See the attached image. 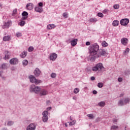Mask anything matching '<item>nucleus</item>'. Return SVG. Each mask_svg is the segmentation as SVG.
I'll return each mask as SVG.
<instances>
[{"instance_id":"nucleus-15","label":"nucleus","mask_w":130,"mask_h":130,"mask_svg":"<svg viewBox=\"0 0 130 130\" xmlns=\"http://www.w3.org/2000/svg\"><path fill=\"white\" fill-rule=\"evenodd\" d=\"M35 10L36 12H37L38 13H42V12H43L42 7H40L39 6L35 7Z\"/></svg>"},{"instance_id":"nucleus-6","label":"nucleus","mask_w":130,"mask_h":130,"mask_svg":"<svg viewBox=\"0 0 130 130\" xmlns=\"http://www.w3.org/2000/svg\"><path fill=\"white\" fill-rule=\"evenodd\" d=\"M39 96H46V95L48 94V91H47V90L46 89H41V90L40 91V93H39Z\"/></svg>"},{"instance_id":"nucleus-10","label":"nucleus","mask_w":130,"mask_h":130,"mask_svg":"<svg viewBox=\"0 0 130 130\" xmlns=\"http://www.w3.org/2000/svg\"><path fill=\"white\" fill-rule=\"evenodd\" d=\"M57 58V54H56L55 53H53L52 54H50L49 58L50 60H52V61H54L55 59Z\"/></svg>"},{"instance_id":"nucleus-11","label":"nucleus","mask_w":130,"mask_h":130,"mask_svg":"<svg viewBox=\"0 0 130 130\" xmlns=\"http://www.w3.org/2000/svg\"><path fill=\"white\" fill-rule=\"evenodd\" d=\"M11 25H12V21H8L2 26V28L3 29H6V28H9V27H10Z\"/></svg>"},{"instance_id":"nucleus-16","label":"nucleus","mask_w":130,"mask_h":130,"mask_svg":"<svg viewBox=\"0 0 130 130\" xmlns=\"http://www.w3.org/2000/svg\"><path fill=\"white\" fill-rule=\"evenodd\" d=\"M71 44L72 45V46H76L77 45V43H78V39H75L73 40H72L71 42Z\"/></svg>"},{"instance_id":"nucleus-28","label":"nucleus","mask_w":130,"mask_h":130,"mask_svg":"<svg viewBox=\"0 0 130 130\" xmlns=\"http://www.w3.org/2000/svg\"><path fill=\"white\" fill-rule=\"evenodd\" d=\"M25 24H26V22L24 20H21L19 23L18 25H19V26H21V27H23V26H24V25H25Z\"/></svg>"},{"instance_id":"nucleus-7","label":"nucleus","mask_w":130,"mask_h":130,"mask_svg":"<svg viewBox=\"0 0 130 130\" xmlns=\"http://www.w3.org/2000/svg\"><path fill=\"white\" fill-rule=\"evenodd\" d=\"M36 124L35 123H31L26 127V130H36Z\"/></svg>"},{"instance_id":"nucleus-36","label":"nucleus","mask_w":130,"mask_h":130,"mask_svg":"<svg viewBox=\"0 0 130 130\" xmlns=\"http://www.w3.org/2000/svg\"><path fill=\"white\" fill-rule=\"evenodd\" d=\"M51 77L52 79H54V78H56V73H52L51 74Z\"/></svg>"},{"instance_id":"nucleus-37","label":"nucleus","mask_w":130,"mask_h":130,"mask_svg":"<svg viewBox=\"0 0 130 130\" xmlns=\"http://www.w3.org/2000/svg\"><path fill=\"white\" fill-rule=\"evenodd\" d=\"M113 8H114V9H115V10H117V9H119V5L116 4V5H114Z\"/></svg>"},{"instance_id":"nucleus-4","label":"nucleus","mask_w":130,"mask_h":130,"mask_svg":"<svg viewBox=\"0 0 130 130\" xmlns=\"http://www.w3.org/2000/svg\"><path fill=\"white\" fill-rule=\"evenodd\" d=\"M29 79L31 83H34L36 85H38L41 83V80H38L32 75L29 76Z\"/></svg>"},{"instance_id":"nucleus-39","label":"nucleus","mask_w":130,"mask_h":130,"mask_svg":"<svg viewBox=\"0 0 130 130\" xmlns=\"http://www.w3.org/2000/svg\"><path fill=\"white\" fill-rule=\"evenodd\" d=\"M98 88H102L103 87V83H102V82H99L98 84Z\"/></svg>"},{"instance_id":"nucleus-31","label":"nucleus","mask_w":130,"mask_h":130,"mask_svg":"<svg viewBox=\"0 0 130 130\" xmlns=\"http://www.w3.org/2000/svg\"><path fill=\"white\" fill-rule=\"evenodd\" d=\"M87 117H89V119H93L94 118V115L92 114H89L87 115Z\"/></svg>"},{"instance_id":"nucleus-49","label":"nucleus","mask_w":130,"mask_h":130,"mask_svg":"<svg viewBox=\"0 0 130 130\" xmlns=\"http://www.w3.org/2000/svg\"><path fill=\"white\" fill-rule=\"evenodd\" d=\"M92 93L94 94V95H96V94H97V91L96 90H93L92 91Z\"/></svg>"},{"instance_id":"nucleus-13","label":"nucleus","mask_w":130,"mask_h":130,"mask_svg":"<svg viewBox=\"0 0 130 130\" xmlns=\"http://www.w3.org/2000/svg\"><path fill=\"white\" fill-rule=\"evenodd\" d=\"M4 54L5 55V57H4V59H9L10 58V56L11 55V53L9 52V51H6L4 52Z\"/></svg>"},{"instance_id":"nucleus-23","label":"nucleus","mask_w":130,"mask_h":130,"mask_svg":"<svg viewBox=\"0 0 130 130\" xmlns=\"http://www.w3.org/2000/svg\"><path fill=\"white\" fill-rule=\"evenodd\" d=\"M98 19L96 18H91L89 20V22H90V23H96Z\"/></svg>"},{"instance_id":"nucleus-51","label":"nucleus","mask_w":130,"mask_h":130,"mask_svg":"<svg viewBox=\"0 0 130 130\" xmlns=\"http://www.w3.org/2000/svg\"><path fill=\"white\" fill-rule=\"evenodd\" d=\"M17 13V9H15L13 10V14H16Z\"/></svg>"},{"instance_id":"nucleus-46","label":"nucleus","mask_w":130,"mask_h":130,"mask_svg":"<svg viewBox=\"0 0 130 130\" xmlns=\"http://www.w3.org/2000/svg\"><path fill=\"white\" fill-rule=\"evenodd\" d=\"M46 104L47 105H50V104H51V102H50V101H47L46 102Z\"/></svg>"},{"instance_id":"nucleus-5","label":"nucleus","mask_w":130,"mask_h":130,"mask_svg":"<svg viewBox=\"0 0 130 130\" xmlns=\"http://www.w3.org/2000/svg\"><path fill=\"white\" fill-rule=\"evenodd\" d=\"M42 121L43 122H47L48 120V111H44L42 113Z\"/></svg>"},{"instance_id":"nucleus-17","label":"nucleus","mask_w":130,"mask_h":130,"mask_svg":"<svg viewBox=\"0 0 130 130\" xmlns=\"http://www.w3.org/2000/svg\"><path fill=\"white\" fill-rule=\"evenodd\" d=\"M121 42L122 44H123V45H126V44H127L128 40L126 38H123L121 39Z\"/></svg>"},{"instance_id":"nucleus-3","label":"nucleus","mask_w":130,"mask_h":130,"mask_svg":"<svg viewBox=\"0 0 130 130\" xmlns=\"http://www.w3.org/2000/svg\"><path fill=\"white\" fill-rule=\"evenodd\" d=\"M103 69H104L103 64L101 63H99L95 66L92 67V71L93 72H102Z\"/></svg>"},{"instance_id":"nucleus-18","label":"nucleus","mask_w":130,"mask_h":130,"mask_svg":"<svg viewBox=\"0 0 130 130\" xmlns=\"http://www.w3.org/2000/svg\"><path fill=\"white\" fill-rule=\"evenodd\" d=\"M26 9L27 10H33V6L32 5V4L28 3L26 5Z\"/></svg>"},{"instance_id":"nucleus-25","label":"nucleus","mask_w":130,"mask_h":130,"mask_svg":"<svg viewBox=\"0 0 130 130\" xmlns=\"http://www.w3.org/2000/svg\"><path fill=\"white\" fill-rule=\"evenodd\" d=\"M4 41H10L11 40V37L10 36H5L3 38Z\"/></svg>"},{"instance_id":"nucleus-24","label":"nucleus","mask_w":130,"mask_h":130,"mask_svg":"<svg viewBox=\"0 0 130 130\" xmlns=\"http://www.w3.org/2000/svg\"><path fill=\"white\" fill-rule=\"evenodd\" d=\"M0 69H2V70H6L8 69V64L3 63L0 67Z\"/></svg>"},{"instance_id":"nucleus-12","label":"nucleus","mask_w":130,"mask_h":130,"mask_svg":"<svg viewBox=\"0 0 130 130\" xmlns=\"http://www.w3.org/2000/svg\"><path fill=\"white\" fill-rule=\"evenodd\" d=\"M34 74L36 77H39L40 74H41V71L38 68H36L34 72Z\"/></svg>"},{"instance_id":"nucleus-52","label":"nucleus","mask_w":130,"mask_h":130,"mask_svg":"<svg viewBox=\"0 0 130 130\" xmlns=\"http://www.w3.org/2000/svg\"><path fill=\"white\" fill-rule=\"evenodd\" d=\"M51 107H49L47 108V110H51Z\"/></svg>"},{"instance_id":"nucleus-41","label":"nucleus","mask_w":130,"mask_h":130,"mask_svg":"<svg viewBox=\"0 0 130 130\" xmlns=\"http://www.w3.org/2000/svg\"><path fill=\"white\" fill-rule=\"evenodd\" d=\"M76 120H73L72 122H70L69 124L70 125H74L76 124Z\"/></svg>"},{"instance_id":"nucleus-44","label":"nucleus","mask_w":130,"mask_h":130,"mask_svg":"<svg viewBox=\"0 0 130 130\" xmlns=\"http://www.w3.org/2000/svg\"><path fill=\"white\" fill-rule=\"evenodd\" d=\"M38 5H39V7H40V8H42V7H43V3L40 2L38 4Z\"/></svg>"},{"instance_id":"nucleus-54","label":"nucleus","mask_w":130,"mask_h":130,"mask_svg":"<svg viewBox=\"0 0 130 130\" xmlns=\"http://www.w3.org/2000/svg\"><path fill=\"white\" fill-rule=\"evenodd\" d=\"M3 74V71H0V77L2 76V74Z\"/></svg>"},{"instance_id":"nucleus-59","label":"nucleus","mask_w":130,"mask_h":130,"mask_svg":"<svg viewBox=\"0 0 130 130\" xmlns=\"http://www.w3.org/2000/svg\"><path fill=\"white\" fill-rule=\"evenodd\" d=\"M125 129L126 130V126L125 127Z\"/></svg>"},{"instance_id":"nucleus-1","label":"nucleus","mask_w":130,"mask_h":130,"mask_svg":"<svg viewBox=\"0 0 130 130\" xmlns=\"http://www.w3.org/2000/svg\"><path fill=\"white\" fill-rule=\"evenodd\" d=\"M89 57L90 60H94L97 57H100L106 54V51L103 49L99 50V45L97 44L91 45L89 47Z\"/></svg>"},{"instance_id":"nucleus-35","label":"nucleus","mask_w":130,"mask_h":130,"mask_svg":"<svg viewBox=\"0 0 130 130\" xmlns=\"http://www.w3.org/2000/svg\"><path fill=\"white\" fill-rule=\"evenodd\" d=\"M16 36L17 37H21L22 32H21L20 31H18V32H16Z\"/></svg>"},{"instance_id":"nucleus-58","label":"nucleus","mask_w":130,"mask_h":130,"mask_svg":"<svg viewBox=\"0 0 130 130\" xmlns=\"http://www.w3.org/2000/svg\"><path fill=\"white\" fill-rule=\"evenodd\" d=\"M114 121H115V122H116V121H117V120H115Z\"/></svg>"},{"instance_id":"nucleus-34","label":"nucleus","mask_w":130,"mask_h":130,"mask_svg":"<svg viewBox=\"0 0 130 130\" xmlns=\"http://www.w3.org/2000/svg\"><path fill=\"white\" fill-rule=\"evenodd\" d=\"M80 92V89L76 88L74 90V94H78Z\"/></svg>"},{"instance_id":"nucleus-22","label":"nucleus","mask_w":130,"mask_h":130,"mask_svg":"<svg viewBox=\"0 0 130 130\" xmlns=\"http://www.w3.org/2000/svg\"><path fill=\"white\" fill-rule=\"evenodd\" d=\"M112 25L114 26V27H117V26L119 25V21L118 20H114L113 21Z\"/></svg>"},{"instance_id":"nucleus-9","label":"nucleus","mask_w":130,"mask_h":130,"mask_svg":"<svg viewBox=\"0 0 130 130\" xmlns=\"http://www.w3.org/2000/svg\"><path fill=\"white\" fill-rule=\"evenodd\" d=\"M10 64L12 65L18 64L19 62V59L17 58H13L9 61Z\"/></svg>"},{"instance_id":"nucleus-57","label":"nucleus","mask_w":130,"mask_h":130,"mask_svg":"<svg viewBox=\"0 0 130 130\" xmlns=\"http://www.w3.org/2000/svg\"><path fill=\"white\" fill-rule=\"evenodd\" d=\"M2 130H8V129L7 128H4Z\"/></svg>"},{"instance_id":"nucleus-29","label":"nucleus","mask_w":130,"mask_h":130,"mask_svg":"<svg viewBox=\"0 0 130 130\" xmlns=\"http://www.w3.org/2000/svg\"><path fill=\"white\" fill-rule=\"evenodd\" d=\"M102 45L103 47H107V46H108V44L105 41H104L102 43Z\"/></svg>"},{"instance_id":"nucleus-32","label":"nucleus","mask_w":130,"mask_h":130,"mask_svg":"<svg viewBox=\"0 0 130 130\" xmlns=\"http://www.w3.org/2000/svg\"><path fill=\"white\" fill-rule=\"evenodd\" d=\"M128 52H129V48H127L123 52V54L125 55L126 54H128Z\"/></svg>"},{"instance_id":"nucleus-2","label":"nucleus","mask_w":130,"mask_h":130,"mask_svg":"<svg viewBox=\"0 0 130 130\" xmlns=\"http://www.w3.org/2000/svg\"><path fill=\"white\" fill-rule=\"evenodd\" d=\"M29 91L31 93L39 94V93H40V91H41V87L32 85L30 86L29 88Z\"/></svg>"},{"instance_id":"nucleus-40","label":"nucleus","mask_w":130,"mask_h":130,"mask_svg":"<svg viewBox=\"0 0 130 130\" xmlns=\"http://www.w3.org/2000/svg\"><path fill=\"white\" fill-rule=\"evenodd\" d=\"M29 52H31L34 50V48L33 47H29L28 49Z\"/></svg>"},{"instance_id":"nucleus-8","label":"nucleus","mask_w":130,"mask_h":130,"mask_svg":"<svg viewBox=\"0 0 130 130\" xmlns=\"http://www.w3.org/2000/svg\"><path fill=\"white\" fill-rule=\"evenodd\" d=\"M129 22V20H128V19L125 18L120 20V24L122 26H126V25H127Z\"/></svg>"},{"instance_id":"nucleus-45","label":"nucleus","mask_w":130,"mask_h":130,"mask_svg":"<svg viewBox=\"0 0 130 130\" xmlns=\"http://www.w3.org/2000/svg\"><path fill=\"white\" fill-rule=\"evenodd\" d=\"M63 17H64V18H68V14H67V13H64L63 14Z\"/></svg>"},{"instance_id":"nucleus-19","label":"nucleus","mask_w":130,"mask_h":130,"mask_svg":"<svg viewBox=\"0 0 130 130\" xmlns=\"http://www.w3.org/2000/svg\"><path fill=\"white\" fill-rule=\"evenodd\" d=\"M118 106H123V105H125L124 104V102H123V99L119 101V102H118Z\"/></svg>"},{"instance_id":"nucleus-21","label":"nucleus","mask_w":130,"mask_h":130,"mask_svg":"<svg viewBox=\"0 0 130 130\" xmlns=\"http://www.w3.org/2000/svg\"><path fill=\"white\" fill-rule=\"evenodd\" d=\"M123 101L124 102V104H129L130 99L128 98H125L123 99Z\"/></svg>"},{"instance_id":"nucleus-38","label":"nucleus","mask_w":130,"mask_h":130,"mask_svg":"<svg viewBox=\"0 0 130 130\" xmlns=\"http://www.w3.org/2000/svg\"><path fill=\"white\" fill-rule=\"evenodd\" d=\"M117 128H118V126H116V125H112L111 127V130H112V129H116Z\"/></svg>"},{"instance_id":"nucleus-48","label":"nucleus","mask_w":130,"mask_h":130,"mask_svg":"<svg viewBox=\"0 0 130 130\" xmlns=\"http://www.w3.org/2000/svg\"><path fill=\"white\" fill-rule=\"evenodd\" d=\"M91 44V43H90V42H86V45L87 46H89Z\"/></svg>"},{"instance_id":"nucleus-53","label":"nucleus","mask_w":130,"mask_h":130,"mask_svg":"<svg viewBox=\"0 0 130 130\" xmlns=\"http://www.w3.org/2000/svg\"><path fill=\"white\" fill-rule=\"evenodd\" d=\"M73 99H74V100H77V97L74 96L73 97Z\"/></svg>"},{"instance_id":"nucleus-47","label":"nucleus","mask_w":130,"mask_h":130,"mask_svg":"<svg viewBox=\"0 0 130 130\" xmlns=\"http://www.w3.org/2000/svg\"><path fill=\"white\" fill-rule=\"evenodd\" d=\"M118 82H122V78H118Z\"/></svg>"},{"instance_id":"nucleus-26","label":"nucleus","mask_w":130,"mask_h":130,"mask_svg":"<svg viewBox=\"0 0 130 130\" xmlns=\"http://www.w3.org/2000/svg\"><path fill=\"white\" fill-rule=\"evenodd\" d=\"M15 123V122H14V121H8L7 122V125L8 126H12V125H14V124Z\"/></svg>"},{"instance_id":"nucleus-33","label":"nucleus","mask_w":130,"mask_h":130,"mask_svg":"<svg viewBox=\"0 0 130 130\" xmlns=\"http://www.w3.org/2000/svg\"><path fill=\"white\" fill-rule=\"evenodd\" d=\"M22 64L24 67H26V66H27V64H28V60H23L22 61Z\"/></svg>"},{"instance_id":"nucleus-27","label":"nucleus","mask_w":130,"mask_h":130,"mask_svg":"<svg viewBox=\"0 0 130 130\" xmlns=\"http://www.w3.org/2000/svg\"><path fill=\"white\" fill-rule=\"evenodd\" d=\"M98 105L100 107H104V106H105V102L103 101L100 102L98 103Z\"/></svg>"},{"instance_id":"nucleus-56","label":"nucleus","mask_w":130,"mask_h":130,"mask_svg":"<svg viewBox=\"0 0 130 130\" xmlns=\"http://www.w3.org/2000/svg\"><path fill=\"white\" fill-rule=\"evenodd\" d=\"M70 120H73V119H72V116H70Z\"/></svg>"},{"instance_id":"nucleus-42","label":"nucleus","mask_w":130,"mask_h":130,"mask_svg":"<svg viewBox=\"0 0 130 130\" xmlns=\"http://www.w3.org/2000/svg\"><path fill=\"white\" fill-rule=\"evenodd\" d=\"M98 16L99 17H100V18H102V17H103L104 15H103V13H99L98 14Z\"/></svg>"},{"instance_id":"nucleus-43","label":"nucleus","mask_w":130,"mask_h":130,"mask_svg":"<svg viewBox=\"0 0 130 130\" xmlns=\"http://www.w3.org/2000/svg\"><path fill=\"white\" fill-rule=\"evenodd\" d=\"M108 12H109V10H108V9H105L104 10H103V13H104V14H106L108 13Z\"/></svg>"},{"instance_id":"nucleus-14","label":"nucleus","mask_w":130,"mask_h":130,"mask_svg":"<svg viewBox=\"0 0 130 130\" xmlns=\"http://www.w3.org/2000/svg\"><path fill=\"white\" fill-rule=\"evenodd\" d=\"M28 15H29V14H28V12L26 11H24L22 13V20H26V19L28 18Z\"/></svg>"},{"instance_id":"nucleus-55","label":"nucleus","mask_w":130,"mask_h":130,"mask_svg":"<svg viewBox=\"0 0 130 130\" xmlns=\"http://www.w3.org/2000/svg\"><path fill=\"white\" fill-rule=\"evenodd\" d=\"M84 89H85V90H87V89H88V87H84Z\"/></svg>"},{"instance_id":"nucleus-50","label":"nucleus","mask_w":130,"mask_h":130,"mask_svg":"<svg viewBox=\"0 0 130 130\" xmlns=\"http://www.w3.org/2000/svg\"><path fill=\"white\" fill-rule=\"evenodd\" d=\"M91 81H94L95 80V77L94 76H92L91 77Z\"/></svg>"},{"instance_id":"nucleus-20","label":"nucleus","mask_w":130,"mask_h":130,"mask_svg":"<svg viewBox=\"0 0 130 130\" xmlns=\"http://www.w3.org/2000/svg\"><path fill=\"white\" fill-rule=\"evenodd\" d=\"M54 28H55V25L54 24H48L47 26V29L48 30H51V29H53Z\"/></svg>"},{"instance_id":"nucleus-30","label":"nucleus","mask_w":130,"mask_h":130,"mask_svg":"<svg viewBox=\"0 0 130 130\" xmlns=\"http://www.w3.org/2000/svg\"><path fill=\"white\" fill-rule=\"evenodd\" d=\"M26 55H27V52H26L25 51H23L21 54L20 56L21 57L24 58V57H26Z\"/></svg>"}]
</instances>
